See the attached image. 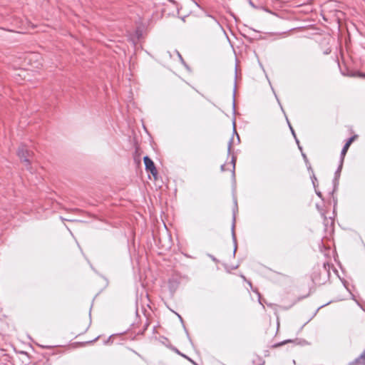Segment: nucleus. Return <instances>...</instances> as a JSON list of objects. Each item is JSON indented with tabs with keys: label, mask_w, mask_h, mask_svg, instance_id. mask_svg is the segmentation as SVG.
Segmentation results:
<instances>
[{
	"label": "nucleus",
	"mask_w": 365,
	"mask_h": 365,
	"mask_svg": "<svg viewBox=\"0 0 365 365\" xmlns=\"http://www.w3.org/2000/svg\"><path fill=\"white\" fill-rule=\"evenodd\" d=\"M17 155L21 160L25 163L26 166H29L31 163V159L33 155V153L28 149L25 145H21L18 149Z\"/></svg>",
	"instance_id": "1"
},
{
	"label": "nucleus",
	"mask_w": 365,
	"mask_h": 365,
	"mask_svg": "<svg viewBox=\"0 0 365 365\" xmlns=\"http://www.w3.org/2000/svg\"><path fill=\"white\" fill-rule=\"evenodd\" d=\"M143 160L146 170L150 171V173L155 178L158 175V170L155 166L153 161L148 156L144 157Z\"/></svg>",
	"instance_id": "2"
},
{
	"label": "nucleus",
	"mask_w": 365,
	"mask_h": 365,
	"mask_svg": "<svg viewBox=\"0 0 365 365\" xmlns=\"http://www.w3.org/2000/svg\"><path fill=\"white\" fill-rule=\"evenodd\" d=\"M343 163H344V160H341L339 165L336 171L335 172L334 179V187H336V184L338 183V180L339 179L340 173H341L342 166H343Z\"/></svg>",
	"instance_id": "3"
},
{
	"label": "nucleus",
	"mask_w": 365,
	"mask_h": 365,
	"mask_svg": "<svg viewBox=\"0 0 365 365\" xmlns=\"http://www.w3.org/2000/svg\"><path fill=\"white\" fill-rule=\"evenodd\" d=\"M351 365H365V351L351 363Z\"/></svg>",
	"instance_id": "4"
},
{
	"label": "nucleus",
	"mask_w": 365,
	"mask_h": 365,
	"mask_svg": "<svg viewBox=\"0 0 365 365\" xmlns=\"http://www.w3.org/2000/svg\"><path fill=\"white\" fill-rule=\"evenodd\" d=\"M362 35L365 36V24H351Z\"/></svg>",
	"instance_id": "5"
},
{
	"label": "nucleus",
	"mask_w": 365,
	"mask_h": 365,
	"mask_svg": "<svg viewBox=\"0 0 365 365\" xmlns=\"http://www.w3.org/2000/svg\"><path fill=\"white\" fill-rule=\"evenodd\" d=\"M235 215H234V216H233V222H232V232L233 240L235 242V244H236V237H235ZM236 250H237V245H235L234 252H236Z\"/></svg>",
	"instance_id": "6"
},
{
	"label": "nucleus",
	"mask_w": 365,
	"mask_h": 365,
	"mask_svg": "<svg viewBox=\"0 0 365 365\" xmlns=\"http://www.w3.org/2000/svg\"><path fill=\"white\" fill-rule=\"evenodd\" d=\"M351 145L349 144L347 142L345 143V145H344L343 148H342V150L341 152V160H344V156L349 148Z\"/></svg>",
	"instance_id": "7"
},
{
	"label": "nucleus",
	"mask_w": 365,
	"mask_h": 365,
	"mask_svg": "<svg viewBox=\"0 0 365 365\" xmlns=\"http://www.w3.org/2000/svg\"><path fill=\"white\" fill-rule=\"evenodd\" d=\"M135 35H136L137 39H140L143 36V32H142V30L140 29V28L137 29V30L135 31Z\"/></svg>",
	"instance_id": "8"
},
{
	"label": "nucleus",
	"mask_w": 365,
	"mask_h": 365,
	"mask_svg": "<svg viewBox=\"0 0 365 365\" xmlns=\"http://www.w3.org/2000/svg\"><path fill=\"white\" fill-rule=\"evenodd\" d=\"M232 143H233V140L230 139V140L229 141V143H228V153H230Z\"/></svg>",
	"instance_id": "9"
},
{
	"label": "nucleus",
	"mask_w": 365,
	"mask_h": 365,
	"mask_svg": "<svg viewBox=\"0 0 365 365\" xmlns=\"http://www.w3.org/2000/svg\"><path fill=\"white\" fill-rule=\"evenodd\" d=\"M312 178V183L314 185V187H316V182L317 181V179L314 174H313V176Z\"/></svg>",
	"instance_id": "10"
},
{
	"label": "nucleus",
	"mask_w": 365,
	"mask_h": 365,
	"mask_svg": "<svg viewBox=\"0 0 365 365\" xmlns=\"http://www.w3.org/2000/svg\"><path fill=\"white\" fill-rule=\"evenodd\" d=\"M354 139H355V136H352L349 138V140H347V143L351 145L352 143V142L354 140Z\"/></svg>",
	"instance_id": "11"
},
{
	"label": "nucleus",
	"mask_w": 365,
	"mask_h": 365,
	"mask_svg": "<svg viewBox=\"0 0 365 365\" xmlns=\"http://www.w3.org/2000/svg\"><path fill=\"white\" fill-rule=\"evenodd\" d=\"M233 124H234V129H233V132H234L235 133H236L237 137V140H238V141H240V136L238 135V134L237 133L236 130H235V123L234 122V123H233Z\"/></svg>",
	"instance_id": "12"
},
{
	"label": "nucleus",
	"mask_w": 365,
	"mask_h": 365,
	"mask_svg": "<svg viewBox=\"0 0 365 365\" xmlns=\"http://www.w3.org/2000/svg\"><path fill=\"white\" fill-rule=\"evenodd\" d=\"M235 161H236V158H235V157L233 156L232 158V163L233 164V169H235Z\"/></svg>",
	"instance_id": "13"
},
{
	"label": "nucleus",
	"mask_w": 365,
	"mask_h": 365,
	"mask_svg": "<svg viewBox=\"0 0 365 365\" xmlns=\"http://www.w3.org/2000/svg\"><path fill=\"white\" fill-rule=\"evenodd\" d=\"M246 1L250 5L252 6V7H255V6L254 5V4L252 3V0H246Z\"/></svg>",
	"instance_id": "14"
},
{
	"label": "nucleus",
	"mask_w": 365,
	"mask_h": 365,
	"mask_svg": "<svg viewBox=\"0 0 365 365\" xmlns=\"http://www.w3.org/2000/svg\"><path fill=\"white\" fill-rule=\"evenodd\" d=\"M289 128H290V129H291V131H292V133L293 135L294 136V138H296L295 133H294V131L293 128H292V126H291L290 125H289Z\"/></svg>",
	"instance_id": "15"
},
{
	"label": "nucleus",
	"mask_w": 365,
	"mask_h": 365,
	"mask_svg": "<svg viewBox=\"0 0 365 365\" xmlns=\"http://www.w3.org/2000/svg\"><path fill=\"white\" fill-rule=\"evenodd\" d=\"M225 165H221V170H222V171H225Z\"/></svg>",
	"instance_id": "16"
},
{
	"label": "nucleus",
	"mask_w": 365,
	"mask_h": 365,
	"mask_svg": "<svg viewBox=\"0 0 365 365\" xmlns=\"http://www.w3.org/2000/svg\"><path fill=\"white\" fill-rule=\"evenodd\" d=\"M316 193L319 197H322V193L320 192L316 191Z\"/></svg>",
	"instance_id": "17"
},
{
	"label": "nucleus",
	"mask_w": 365,
	"mask_h": 365,
	"mask_svg": "<svg viewBox=\"0 0 365 365\" xmlns=\"http://www.w3.org/2000/svg\"><path fill=\"white\" fill-rule=\"evenodd\" d=\"M302 156L304 158V159L305 160V161L307 163V156L305 154H302Z\"/></svg>",
	"instance_id": "18"
},
{
	"label": "nucleus",
	"mask_w": 365,
	"mask_h": 365,
	"mask_svg": "<svg viewBox=\"0 0 365 365\" xmlns=\"http://www.w3.org/2000/svg\"><path fill=\"white\" fill-rule=\"evenodd\" d=\"M285 343H286V341H283V342H282V343H280V344H278L277 346H281V345H282V344H284Z\"/></svg>",
	"instance_id": "19"
},
{
	"label": "nucleus",
	"mask_w": 365,
	"mask_h": 365,
	"mask_svg": "<svg viewBox=\"0 0 365 365\" xmlns=\"http://www.w3.org/2000/svg\"><path fill=\"white\" fill-rule=\"evenodd\" d=\"M241 25L244 27V29H246V27H247V26H246V24H241Z\"/></svg>",
	"instance_id": "20"
},
{
	"label": "nucleus",
	"mask_w": 365,
	"mask_h": 365,
	"mask_svg": "<svg viewBox=\"0 0 365 365\" xmlns=\"http://www.w3.org/2000/svg\"><path fill=\"white\" fill-rule=\"evenodd\" d=\"M308 169L311 170H312V173H313V170L311 169V166H310V165H309V166H308Z\"/></svg>",
	"instance_id": "21"
},
{
	"label": "nucleus",
	"mask_w": 365,
	"mask_h": 365,
	"mask_svg": "<svg viewBox=\"0 0 365 365\" xmlns=\"http://www.w3.org/2000/svg\"><path fill=\"white\" fill-rule=\"evenodd\" d=\"M178 55H179V57L180 58L181 61H183L181 55L180 53H178Z\"/></svg>",
	"instance_id": "22"
},
{
	"label": "nucleus",
	"mask_w": 365,
	"mask_h": 365,
	"mask_svg": "<svg viewBox=\"0 0 365 365\" xmlns=\"http://www.w3.org/2000/svg\"><path fill=\"white\" fill-rule=\"evenodd\" d=\"M360 76L362 77H365V74H361Z\"/></svg>",
	"instance_id": "23"
}]
</instances>
